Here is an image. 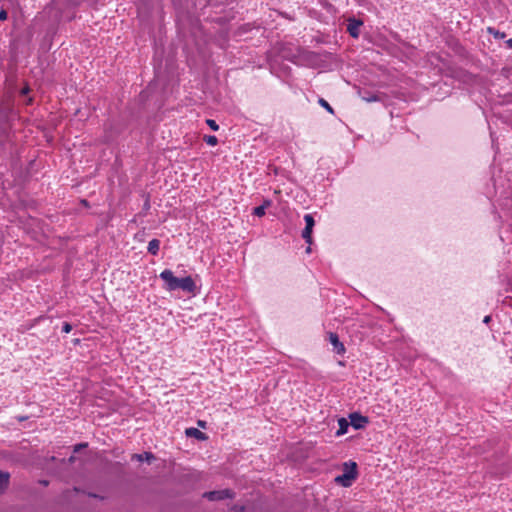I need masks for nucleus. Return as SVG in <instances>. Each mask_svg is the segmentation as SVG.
Returning a JSON list of instances; mask_svg holds the SVG:
<instances>
[{
	"label": "nucleus",
	"instance_id": "nucleus-29",
	"mask_svg": "<svg viewBox=\"0 0 512 512\" xmlns=\"http://www.w3.org/2000/svg\"><path fill=\"white\" fill-rule=\"evenodd\" d=\"M150 207L149 201L147 200L145 203V208L148 209Z\"/></svg>",
	"mask_w": 512,
	"mask_h": 512
},
{
	"label": "nucleus",
	"instance_id": "nucleus-4",
	"mask_svg": "<svg viewBox=\"0 0 512 512\" xmlns=\"http://www.w3.org/2000/svg\"><path fill=\"white\" fill-rule=\"evenodd\" d=\"M351 426L356 429H363L368 424L369 419L358 412H353L349 415Z\"/></svg>",
	"mask_w": 512,
	"mask_h": 512
},
{
	"label": "nucleus",
	"instance_id": "nucleus-5",
	"mask_svg": "<svg viewBox=\"0 0 512 512\" xmlns=\"http://www.w3.org/2000/svg\"><path fill=\"white\" fill-rule=\"evenodd\" d=\"M328 339L337 354H343L345 352L344 344L340 341L339 336L336 333L330 332L328 334Z\"/></svg>",
	"mask_w": 512,
	"mask_h": 512
},
{
	"label": "nucleus",
	"instance_id": "nucleus-17",
	"mask_svg": "<svg viewBox=\"0 0 512 512\" xmlns=\"http://www.w3.org/2000/svg\"><path fill=\"white\" fill-rule=\"evenodd\" d=\"M488 33L493 35L495 39H504L506 37V34L504 32H500L499 30H496L495 28L489 27Z\"/></svg>",
	"mask_w": 512,
	"mask_h": 512
},
{
	"label": "nucleus",
	"instance_id": "nucleus-16",
	"mask_svg": "<svg viewBox=\"0 0 512 512\" xmlns=\"http://www.w3.org/2000/svg\"><path fill=\"white\" fill-rule=\"evenodd\" d=\"M8 135L6 125L4 123L0 122V146L4 144V141L6 140Z\"/></svg>",
	"mask_w": 512,
	"mask_h": 512
},
{
	"label": "nucleus",
	"instance_id": "nucleus-22",
	"mask_svg": "<svg viewBox=\"0 0 512 512\" xmlns=\"http://www.w3.org/2000/svg\"><path fill=\"white\" fill-rule=\"evenodd\" d=\"M250 30V25L249 24H244L242 25L240 28H239V32L238 34L241 35L243 33H247L248 31Z\"/></svg>",
	"mask_w": 512,
	"mask_h": 512
},
{
	"label": "nucleus",
	"instance_id": "nucleus-30",
	"mask_svg": "<svg viewBox=\"0 0 512 512\" xmlns=\"http://www.w3.org/2000/svg\"><path fill=\"white\" fill-rule=\"evenodd\" d=\"M87 201L86 200H83V205H87Z\"/></svg>",
	"mask_w": 512,
	"mask_h": 512
},
{
	"label": "nucleus",
	"instance_id": "nucleus-8",
	"mask_svg": "<svg viewBox=\"0 0 512 512\" xmlns=\"http://www.w3.org/2000/svg\"><path fill=\"white\" fill-rule=\"evenodd\" d=\"M131 459L137 460L138 462L146 461L148 464H151L156 459V457L152 452L146 451L140 454H133Z\"/></svg>",
	"mask_w": 512,
	"mask_h": 512
},
{
	"label": "nucleus",
	"instance_id": "nucleus-2",
	"mask_svg": "<svg viewBox=\"0 0 512 512\" xmlns=\"http://www.w3.org/2000/svg\"><path fill=\"white\" fill-rule=\"evenodd\" d=\"M358 476V466L354 461L343 464V473L335 478V482L343 487H350Z\"/></svg>",
	"mask_w": 512,
	"mask_h": 512
},
{
	"label": "nucleus",
	"instance_id": "nucleus-23",
	"mask_svg": "<svg viewBox=\"0 0 512 512\" xmlns=\"http://www.w3.org/2000/svg\"><path fill=\"white\" fill-rule=\"evenodd\" d=\"M87 443H79L74 446V452H79L82 448L87 447Z\"/></svg>",
	"mask_w": 512,
	"mask_h": 512
},
{
	"label": "nucleus",
	"instance_id": "nucleus-21",
	"mask_svg": "<svg viewBox=\"0 0 512 512\" xmlns=\"http://www.w3.org/2000/svg\"><path fill=\"white\" fill-rule=\"evenodd\" d=\"M72 330V325L68 322H64L62 325V332L69 333Z\"/></svg>",
	"mask_w": 512,
	"mask_h": 512
},
{
	"label": "nucleus",
	"instance_id": "nucleus-7",
	"mask_svg": "<svg viewBox=\"0 0 512 512\" xmlns=\"http://www.w3.org/2000/svg\"><path fill=\"white\" fill-rule=\"evenodd\" d=\"M185 434L187 437L195 438L199 441H205L208 439L207 434L194 427L187 428L185 430Z\"/></svg>",
	"mask_w": 512,
	"mask_h": 512
},
{
	"label": "nucleus",
	"instance_id": "nucleus-14",
	"mask_svg": "<svg viewBox=\"0 0 512 512\" xmlns=\"http://www.w3.org/2000/svg\"><path fill=\"white\" fill-rule=\"evenodd\" d=\"M312 232L313 230L310 229V228H307L305 227L303 230H302V238L305 240L306 243H308L309 245L312 244Z\"/></svg>",
	"mask_w": 512,
	"mask_h": 512
},
{
	"label": "nucleus",
	"instance_id": "nucleus-24",
	"mask_svg": "<svg viewBox=\"0 0 512 512\" xmlns=\"http://www.w3.org/2000/svg\"><path fill=\"white\" fill-rule=\"evenodd\" d=\"M8 18V13L6 10L1 9L0 10V21H5Z\"/></svg>",
	"mask_w": 512,
	"mask_h": 512
},
{
	"label": "nucleus",
	"instance_id": "nucleus-26",
	"mask_svg": "<svg viewBox=\"0 0 512 512\" xmlns=\"http://www.w3.org/2000/svg\"><path fill=\"white\" fill-rule=\"evenodd\" d=\"M490 321H491V316L490 315L485 316L484 319H483V322L485 324H488Z\"/></svg>",
	"mask_w": 512,
	"mask_h": 512
},
{
	"label": "nucleus",
	"instance_id": "nucleus-1",
	"mask_svg": "<svg viewBox=\"0 0 512 512\" xmlns=\"http://www.w3.org/2000/svg\"><path fill=\"white\" fill-rule=\"evenodd\" d=\"M159 277L164 281L163 288L167 291L182 290L193 295L196 293V284L191 276L178 278L170 269H165Z\"/></svg>",
	"mask_w": 512,
	"mask_h": 512
},
{
	"label": "nucleus",
	"instance_id": "nucleus-6",
	"mask_svg": "<svg viewBox=\"0 0 512 512\" xmlns=\"http://www.w3.org/2000/svg\"><path fill=\"white\" fill-rule=\"evenodd\" d=\"M362 21L356 19H350L347 24V31L351 37L357 38L360 33V26L362 25Z\"/></svg>",
	"mask_w": 512,
	"mask_h": 512
},
{
	"label": "nucleus",
	"instance_id": "nucleus-9",
	"mask_svg": "<svg viewBox=\"0 0 512 512\" xmlns=\"http://www.w3.org/2000/svg\"><path fill=\"white\" fill-rule=\"evenodd\" d=\"M160 240L154 238L149 241L147 251L149 254L156 256L159 253Z\"/></svg>",
	"mask_w": 512,
	"mask_h": 512
},
{
	"label": "nucleus",
	"instance_id": "nucleus-15",
	"mask_svg": "<svg viewBox=\"0 0 512 512\" xmlns=\"http://www.w3.org/2000/svg\"><path fill=\"white\" fill-rule=\"evenodd\" d=\"M318 104L321 107H323L330 114H334L335 113L334 109L332 108V106L324 98H319L318 99Z\"/></svg>",
	"mask_w": 512,
	"mask_h": 512
},
{
	"label": "nucleus",
	"instance_id": "nucleus-19",
	"mask_svg": "<svg viewBox=\"0 0 512 512\" xmlns=\"http://www.w3.org/2000/svg\"><path fill=\"white\" fill-rule=\"evenodd\" d=\"M204 141L210 146H215L218 143V138L215 135H205Z\"/></svg>",
	"mask_w": 512,
	"mask_h": 512
},
{
	"label": "nucleus",
	"instance_id": "nucleus-11",
	"mask_svg": "<svg viewBox=\"0 0 512 512\" xmlns=\"http://www.w3.org/2000/svg\"><path fill=\"white\" fill-rule=\"evenodd\" d=\"M271 205L270 200H265L262 205L257 206L253 209V215L262 217L265 215L266 209Z\"/></svg>",
	"mask_w": 512,
	"mask_h": 512
},
{
	"label": "nucleus",
	"instance_id": "nucleus-10",
	"mask_svg": "<svg viewBox=\"0 0 512 512\" xmlns=\"http://www.w3.org/2000/svg\"><path fill=\"white\" fill-rule=\"evenodd\" d=\"M338 425L339 428L336 432V436H342L347 433L348 428L351 424L347 421V419L342 417L338 420Z\"/></svg>",
	"mask_w": 512,
	"mask_h": 512
},
{
	"label": "nucleus",
	"instance_id": "nucleus-18",
	"mask_svg": "<svg viewBox=\"0 0 512 512\" xmlns=\"http://www.w3.org/2000/svg\"><path fill=\"white\" fill-rule=\"evenodd\" d=\"M304 221H305V227L310 228L313 230V227L315 225V220L311 214H305L304 215Z\"/></svg>",
	"mask_w": 512,
	"mask_h": 512
},
{
	"label": "nucleus",
	"instance_id": "nucleus-3",
	"mask_svg": "<svg viewBox=\"0 0 512 512\" xmlns=\"http://www.w3.org/2000/svg\"><path fill=\"white\" fill-rule=\"evenodd\" d=\"M235 493L231 489L208 491L203 494V497L209 501H220L224 499L234 498Z\"/></svg>",
	"mask_w": 512,
	"mask_h": 512
},
{
	"label": "nucleus",
	"instance_id": "nucleus-28",
	"mask_svg": "<svg viewBox=\"0 0 512 512\" xmlns=\"http://www.w3.org/2000/svg\"><path fill=\"white\" fill-rule=\"evenodd\" d=\"M198 425L202 428H205L206 427V422L205 421H202V420H199L198 421Z\"/></svg>",
	"mask_w": 512,
	"mask_h": 512
},
{
	"label": "nucleus",
	"instance_id": "nucleus-12",
	"mask_svg": "<svg viewBox=\"0 0 512 512\" xmlns=\"http://www.w3.org/2000/svg\"><path fill=\"white\" fill-rule=\"evenodd\" d=\"M361 97L363 100L369 103L380 101V97L377 94L371 92H364L363 94L361 93Z\"/></svg>",
	"mask_w": 512,
	"mask_h": 512
},
{
	"label": "nucleus",
	"instance_id": "nucleus-20",
	"mask_svg": "<svg viewBox=\"0 0 512 512\" xmlns=\"http://www.w3.org/2000/svg\"><path fill=\"white\" fill-rule=\"evenodd\" d=\"M206 123L213 131H217L219 129V125L213 119H207Z\"/></svg>",
	"mask_w": 512,
	"mask_h": 512
},
{
	"label": "nucleus",
	"instance_id": "nucleus-27",
	"mask_svg": "<svg viewBox=\"0 0 512 512\" xmlns=\"http://www.w3.org/2000/svg\"><path fill=\"white\" fill-rule=\"evenodd\" d=\"M505 43L508 48H512V39H508Z\"/></svg>",
	"mask_w": 512,
	"mask_h": 512
},
{
	"label": "nucleus",
	"instance_id": "nucleus-25",
	"mask_svg": "<svg viewBox=\"0 0 512 512\" xmlns=\"http://www.w3.org/2000/svg\"><path fill=\"white\" fill-rule=\"evenodd\" d=\"M30 91V88L28 86L24 87L22 90H21V94L22 95H26L28 94Z\"/></svg>",
	"mask_w": 512,
	"mask_h": 512
},
{
	"label": "nucleus",
	"instance_id": "nucleus-13",
	"mask_svg": "<svg viewBox=\"0 0 512 512\" xmlns=\"http://www.w3.org/2000/svg\"><path fill=\"white\" fill-rule=\"evenodd\" d=\"M10 474L0 470V489H3L9 484Z\"/></svg>",
	"mask_w": 512,
	"mask_h": 512
}]
</instances>
